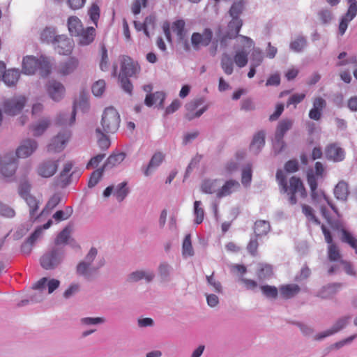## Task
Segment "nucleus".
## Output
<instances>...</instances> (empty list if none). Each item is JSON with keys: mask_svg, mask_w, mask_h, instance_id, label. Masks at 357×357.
Here are the masks:
<instances>
[{"mask_svg": "<svg viewBox=\"0 0 357 357\" xmlns=\"http://www.w3.org/2000/svg\"><path fill=\"white\" fill-rule=\"evenodd\" d=\"M38 148V142L33 139L23 140L16 150L18 158H25L30 156Z\"/></svg>", "mask_w": 357, "mask_h": 357, "instance_id": "obj_16", "label": "nucleus"}, {"mask_svg": "<svg viewBox=\"0 0 357 357\" xmlns=\"http://www.w3.org/2000/svg\"><path fill=\"white\" fill-rule=\"evenodd\" d=\"M88 15H89L91 20L96 26H97L98 21L100 17V8L96 3H93L91 5L88 10Z\"/></svg>", "mask_w": 357, "mask_h": 357, "instance_id": "obj_63", "label": "nucleus"}, {"mask_svg": "<svg viewBox=\"0 0 357 357\" xmlns=\"http://www.w3.org/2000/svg\"><path fill=\"white\" fill-rule=\"evenodd\" d=\"M17 160L13 153H6L3 158L0 157V172L5 178L14 176L17 167Z\"/></svg>", "mask_w": 357, "mask_h": 357, "instance_id": "obj_8", "label": "nucleus"}, {"mask_svg": "<svg viewBox=\"0 0 357 357\" xmlns=\"http://www.w3.org/2000/svg\"><path fill=\"white\" fill-rule=\"evenodd\" d=\"M307 45V38L302 36H298L294 40L289 44V48L294 52H302Z\"/></svg>", "mask_w": 357, "mask_h": 357, "instance_id": "obj_35", "label": "nucleus"}, {"mask_svg": "<svg viewBox=\"0 0 357 357\" xmlns=\"http://www.w3.org/2000/svg\"><path fill=\"white\" fill-rule=\"evenodd\" d=\"M213 31L209 28H205L202 33L195 32L191 36V43L195 50L199 49L200 45L208 46L213 38Z\"/></svg>", "mask_w": 357, "mask_h": 357, "instance_id": "obj_12", "label": "nucleus"}, {"mask_svg": "<svg viewBox=\"0 0 357 357\" xmlns=\"http://www.w3.org/2000/svg\"><path fill=\"white\" fill-rule=\"evenodd\" d=\"M271 229L270 222L266 220H257L254 225V232L256 237L266 236L271 231Z\"/></svg>", "mask_w": 357, "mask_h": 357, "instance_id": "obj_32", "label": "nucleus"}, {"mask_svg": "<svg viewBox=\"0 0 357 357\" xmlns=\"http://www.w3.org/2000/svg\"><path fill=\"white\" fill-rule=\"evenodd\" d=\"M95 36L96 29L91 26L83 29L75 37L78 38V43L84 46L91 44L94 40Z\"/></svg>", "mask_w": 357, "mask_h": 357, "instance_id": "obj_24", "label": "nucleus"}, {"mask_svg": "<svg viewBox=\"0 0 357 357\" xmlns=\"http://www.w3.org/2000/svg\"><path fill=\"white\" fill-rule=\"evenodd\" d=\"M294 125V120L291 119H284L280 121L277 125L275 136L281 139L284 138V136L289 131Z\"/></svg>", "mask_w": 357, "mask_h": 357, "instance_id": "obj_28", "label": "nucleus"}, {"mask_svg": "<svg viewBox=\"0 0 357 357\" xmlns=\"http://www.w3.org/2000/svg\"><path fill=\"white\" fill-rule=\"evenodd\" d=\"M306 95L305 93H294L288 99L287 102V107H289L293 105L294 107L296 108L297 105L301 103L305 98Z\"/></svg>", "mask_w": 357, "mask_h": 357, "instance_id": "obj_61", "label": "nucleus"}, {"mask_svg": "<svg viewBox=\"0 0 357 357\" xmlns=\"http://www.w3.org/2000/svg\"><path fill=\"white\" fill-rule=\"evenodd\" d=\"M155 274L153 270H137L130 273L128 276L130 282H137L144 280L146 283L151 282L155 278Z\"/></svg>", "mask_w": 357, "mask_h": 357, "instance_id": "obj_19", "label": "nucleus"}, {"mask_svg": "<svg viewBox=\"0 0 357 357\" xmlns=\"http://www.w3.org/2000/svg\"><path fill=\"white\" fill-rule=\"evenodd\" d=\"M61 202V197L59 195L54 194L47 202L45 208L41 211L40 215L47 213L49 211L54 208Z\"/></svg>", "mask_w": 357, "mask_h": 357, "instance_id": "obj_55", "label": "nucleus"}, {"mask_svg": "<svg viewBox=\"0 0 357 357\" xmlns=\"http://www.w3.org/2000/svg\"><path fill=\"white\" fill-rule=\"evenodd\" d=\"M326 158L335 162H340L344 158V151L343 149L332 144L326 149Z\"/></svg>", "mask_w": 357, "mask_h": 357, "instance_id": "obj_26", "label": "nucleus"}, {"mask_svg": "<svg viewBox=\"0 0 357 357\" xmlns=\"http://www.w3.org/2000/svg\"><path fill=\"white\" fill-rule=\"evenodd\" d=\"M241 188V185L238 181L229 179L222 185L220 186L217 193V198L221 199L227 196L231 195L232 193L238 191Z\"/></svg>", "mask_w": 357, "mask_h": 357, "instance_id": "obj_21", "label": "nucleus"}, {"mask_svg": "<svg viewBox=\"0 0 357 357\" xmlns=\"http://www.w3.org/2000/svg\"><path fill=\"white\" fill-rule=\"evenodd\" d=\"M234 59L227 53H224L221 58V67L225 74L230 75L234 70Z\"/></svg>", "mask_w": 357, "mask_h": 357, "instance_id": "obj_41", "label": "nucleus"}, {"mask_svg": "<svg viewBox=\"0 0 357 357\" xmlns=\"http://www.w3.org/2000/svg\"><path fill=\"white\" fill-rule=\"evenodd\" d=\"M59 160H47L42 162L38 167V174L43 178H50L56 172L59 166Z\"/></svg>", "mask_w": 357, "mask_h": 357, "instance_id": "obj_17", "label": "nucleus"}, {"mask_svg": "<svg viewBox=\"0 0 357 357\" xmlns=\"http://www.w3.org/2000/svg\"><path fill=\"white\" fill-rule=\"evenodd\" d=\"M341 232V241L343 243L349 244L353 249L355 250V252L357 254V239H356L350 232L344 229H342Z\"/></svg>", "mask_w": 357, "mask_h": 357, "instance_id": "obj_51", "label": "nucleus"}, {"mask_svg": "<svg viewBox=\"0 0 357 357\" xmlns=\"http://www.w3.org/2000/svg\"><path fill=\"white\" fill-rule=\"evenodd\" d=\"M50 125V121L47 119L40 120L37 123L31 126V129L35 137L42 135Z\"/></svg>", "mask_w": 357, "mask_h": 357, "instance_id": "obj_44", "label": "nucleus"}, {"mask_svg": "<svg viewBox=\"0 0 357 357\" xmlns=\"http://www.w3.org/2000/svg\"><path fill=\"white\" fill-rule=\"evenodd\" d=\"M252 47L250 54V65L253 67L259 66L264 60V52L259 47Z\"/></svg>", "mask_w": 357, "mask_h": 357, "instance_id": "obj_43", "label": "nucleus"}, {"mask_svg": "<svg viewBox=\"0 0 357 357\" xmlns=\"http://www.w3.org/2000/svg\"><path fill=\"white\" fill-rule=\"evenodd\" d=\"M349 7L347 13L341 18L339 24V33L344 34L349 23L357 15V1L356 0H347Z\"/></svg>", "mask_w": 357, "mask_h": 357, "instance_id": "obj_11", "label": "nucleus"}, {"mask_svg": "<svg viewBox=\"0 0 357 357\" xmlns=\"http://www.w3.org/2000/svg\"><path fill=\"white\" fill-rule=\"evenodd\" d=\"M98 250L95 248H91L85 256L84 260L79 261L76 266V273L77 275L83 277L86 280H91L98 270L102 268L105 261L104 258H100L95 265L93 262L96 258Z\"/></svg>", "mask_w": 357, "mask_h": 357, "instance_id": "obj_2", "label": "nucleus"}, {"mask_svg": "<svg viewBox=\"0 0 357 357\" xmlns=\"http://www.w3.org/2000/svg\"><path fill=\"white\" fill-rule=\"evenodd\" d=\"M79 60L73 56L70 57L67 61L60 62L56 66L57 73L66 76L73 73L78 67Z\"/></svg>", "mask_w": 357, "mask_h": 357, "instance_id": "obj_20", "label": "nucleus"}, {"mask_svg": "<svg viewBox=\"0 0 357 357\" xmlns=\"http://www.w3.org/2000/svg\"><path fill=\"white\" fill-rule=\"evenodd\" d=\"M57 36L55 27L47 26L40 33V40L43 43L53 45L57 40Z\"/></svg>", "mask_w": 357, "mask_h": 357, "instance_id": "obj_33", "label": "nucleus"}, {"mask_svg": "<svg viewBox=\"0 0 357 357\" xmlns=\"http://www.w3.org/2000/svg\"><path fill=\"white\" fill-rule=\"evenodd\" d=\"M22 71L26 75H33L38 71L41 77H45L50 73V65L43 56L37 59L33 56H26L23 59Z\"/></svg>", "mask_w": 357, "mask_h": 357, "instance_id": "obj_3", "label": "nucleus"}, {"mask_svg": "<svg viewBox=\"0 0 357 357\" xmlns=\"http://www.w3.org/2000/svg\"><path fill=\"white\" fill-rule=\"evenodd\" d=\"M256 273L260 280L269 279L273 275L272 266L267 264H259Z\"/></svg>", "mask_w": 357, "mask_h": 357, "instance_id": "obj_39", "label": "nucleus"}, {"mask_svg": "<svg viewBox=\"0 0 357 357\" xmlns=\"http://www.w3.org/2000/svg\"><path fill=\"white\" fill-rule=\"evenodd\" d=\"M121 73L119 75L132 77L139 69L138 65L128 56H123L121 60Z\"/></svg>", "mask_w": 357, "mask_h": 357, "instance_id": "obj_18", "label": "nucleus"}, {"mask_svg": "<svg viewBox=\"0 0 357 357\" xmlns=\"http://www.w3.org/2000/svg\"><path fill=\"white\" fill-rule=\"evenodd\" d=\"M302 211L309 220L314 222L317 225L320 224L319 220L314 215L313 209L311 206L306 204H303L302 206Z\"/></svg>", "mask_w": 357, "mask_h": 357, "instance_id": "obj_64", "label": "nucleus"}, {"mask_svg": "<svg viewBox=\"0 0 357 357\" xmlns=\"http://www.w3.org/2000/svg\"><path fill=\"white\" fill-rule=\"evenodd\" d=\"M252 181V167L250 165H247L242 171L241 182L243 185L247 186Z\"/></svg>", "mask_w": 357, "mask_h": 357, "instance_id": "obj_62", "label": "nucleus"}, {"mask_svg": "<svg viewBox=\"0 0 357 357\" xmlns=\"http://www.w3.org/2000/svg\"><path fill=\"white\" fill-rule=\"evenodd\" d=\"M71 137V131L70 130H63L54 137L47 146L49 153H60L66 146Z\"/></svg>", "mask_w": 357, "mask_h": 357, "instance_id": "obj_7", "label": "nucleus"}, {"mask_svg": "<svg viewBox=\"0 0 357 357\" xmlns=\"http://www.w3.org/2000/svg\"><path fill=\"white\" fill-rule=\"evenodd\" d=\"M265 145V132L264 130L257 132L252 138L250 145V151L255 155L260 153Z\"/></svg>", "mask_w": 357, "mask_h": 357, "instance_id": "obj_23", "label": "nucleus"}, {"mask_svg": "<svg viewBox=\"0 0 357 357\" xmlns=\"http://www.w3.org/2000/svg\"><path fill=\"white\" fill-rule=\"evenodd\" d=\"M172 31L176 35L178 40H185L186 31L185 29V22L183 20H178L172 24Z\"/></svg>", "mask_w": 357, "mask_h": 357, "instance_id": "obj_45", "label": "nucleus"}, {"mask_svg": "<svg viewBox=\"0 0 357 357\" xmlns=\"http://www.w3.org/2000/svg\"><path fill=\"white\" fill-rule=\"evenodd\" d=\"M106 321L104 317H82L79 320V323L82 326H96L104 324Z\"/></svg>", "mask_w": 357, "mask_h": 357, "instance_id": "obj_53", "label": "nucleus"}, {"mask_svg": "<svg viewBox=\"0 0 357 357\" xmlns=\"http://www.w3.org/2000/svg\"><path fill=\"white\" fill-rule=\"evenodd\" d=\"M165 154L161 151L155 152L151 158L146 166H142V170L145 176H149L164 162Z\"/></svg>", "mask_w": 357, "mask_h": 357, "instance_id": "obj_15", "label": "nucleus"}, {"mask_svg": "<svg viewBox=\"0 0 357 357\" xmlns=\"http://www.w3.org/2000/svg\"><path fill=\"white\" fill-rule=\"evenodd\" d=\"M20 75V74L18 70L8 69L3 74V81L7 86H14L17 82Z\"/></svg>", "mask_w": 357, "mask_h": 357, "instance_id": "obj_36", "label": "nucleus"}, {"mask_svg": "<svg viewBox=\"0 0 357 357\" xmlns=\"http://www.w3.org/2000/svg\"><path fill=\"white\" fill-rule=\"evenodd\" d=\"M128 183L126 181L119 183L114 188V195L116 197L118 202H122L129 194L130 190L127 187Z\"/></svg>", "mask_w": 357, "mask_h": 357, "instance_id": "obj_42", "label": "nucleus"}, {"mask_svg": "<svg viewBox=\"0 0 357 357\" xmlns=\"http://www.w3.org/2000/svg\"><path fill=\"white\" fill-rule=\"evenodd\" d=\"M68 29L71 36H76L82 31L83 25L81 20L76 16L68 19Z\"/></svg>", "mask_w": 357, "mask_h": 357, "instance_id": "obj_30", "label": "nucleus"}, {"mask_svg": "<svg viewBox=\"0 0 357 357\" xmlns=\"http://www.w3.org/2000/svg\"><path fill=\"white\" fill-rule=\"evenodd\" d=\"M55 50L61 55L70 54L73 49V41L65 35H58L57 40L53 44Z\"/></svg>", "mask_w": 357, "mask_h": 357, "instance_id": "obj_14", "label": "nucleus"}, {"mask_svg": "<svg viewBox=\"0 0 357 357\" xmlns=\"http://www.w3.org/2000/svg\"><path fill=\"white\" fill-rule=\"evenodd\" d=\"M64 259V251L57 247H52L40 257V263L45 270H52L58 267Z\"/></svg>", "mask_w": 357, "mask_h": 357, "instance_id": "obj_5", "label": "nucleus"}, {"mask_svg": "<svg viewBox=\"0 0 357 357\" xmlns=\"http://www.w3.org/2000/svg\"><path fill=\"white\" fill-rule=\"evenodd\" d=\"M26 99L24 96H17L6 99L3 104V112L9 116L18 114L24 108Z\"/></svg>", "mask_w": 357, "mask_h": 357, "instance_id": "obj_10", "label": "nucleus"}, {"mask_svg": "<svg viewBox=\"0 0 357 357\" xmlns=\"http://www.w3.org/2000/svg\"><path fill=\"white\" fill-rule=\"evenodd\" d=\"M205 101L204 97H197L188 102L185 105V118L188 121L199 118L209 108L208 104L204 105Z\"/></svg>", "mask_w": 357, "mask_h": 357, "instance_id": "obj_6", "label": "nucleus"}, {"mask_svg": "<svg viewBox=\"0 0 357 357\" xmlns=\"http://www.w3.org/2000/svg\"><path fill=\"white\" fill-rule=\"evenodd\" d=\"M126 155L123 152H118L110 155L105 161L102 168L104 169H112L121 163L126 158Z\"/></svg>", "mask_w": 357, "mask_h": 357, "instance_id": "obj_31", "label": "nucleus"}, {"mask_svg": "<svg viewBox=\"0 0 357 357\" xmlns=\"http://www.w3.org/2000/svg\"><path fill=\"white\" fill-rule=\"evenodd\" d=\"M45 87L48 96L54 101L59 102L64 97L66 89L62 83L51 79L47 82Z\"/></svg>", "mask_w": 357, "mask_h": 357, "instance_id": "obj_13", "label": "nucleus"}, {"mask_svg": "<svg viewBox=\"0 0 357 357\" xmlns=\"http://www.w3.org/2000/svg\"><path fill=\"white\" fill-rule=\"evenodd\" d=\"M103 172H104V169L102 167V168H99L96 170H94L91 173L89 183H88V186L89 188H93L95 185H97V183L99 182L100 179L102 176Z\"/></svg>", "mask_w": 357, "mask_h": 357, "instance_id": "obj_58", "label": "nucleus"}, {"mask_svg": "<svg viewBox=\"0 0 357 357\" xmlns=\"http://www.w3.org/2000/svg\"><path fill=\"white\" fill-rule=\"evenodd\" d=\"M158 275L162 282H169L173 271L172 266L167 262H161L158 268Z\"/></svg>", "mask_w": 357, "mask_h": 357, "instance_id": "obj_38", "label": "nucleus"}, {"mask_svg": "<svg viewBox=\"0 0 357 357\" xmlns=\"http://www.w3.org/2000/svg\"><path fill=\"white\" fill-rule=\"evenodd\" d=\"M350 319V316H344L338 319L331 328L333 333H337V332L344 328L348 324Z\"/></svg>", "mask_w": 357, "mask_h": 357, "instance_id": "obj_56", "label": "nucleus"}, {"mask_svg": "<svg viewBox=\"0 0 357 357\" xmlns=\"http://www.w3.org/2000/svg\"><path fill=\"white\" fill-rule=\"evenodd\" d=\"M261 289L263 294L269 298H275L278 294V290L275 286L271 285H262L261 286Z\"/></svg>", "mask_w": 357, "mask_h": 357, "instance_id": "obj_60", "label": "nucleus"}, {"mask_svg": "<svg viewBox=\"0 0 357 357\" xmlns=\"http://www.w3.org/2000/svg\"><path fill=\"white\" fill-rule=\"evenodd\" d=\"M121 119L117 110L113 107H106L101 119V130L105 133L116 132L120 126Z\"/></svg>", "mask_w": 357, "mask_h": 357, "instance_id": "obj_4", "label": "nucleus"}, {"mask_svg": "<svg viewBox=\"0 0 357 357\" xmlns=\"http://www.w3.org/2000/svg\"><path fill=\"white\" fill-rule=\"evenodd\" d=\"M195 254L191 242L190 234H187L182 243V255L184 258L192 257Z\"/></svg>", "mask_w": 357, "mask_h": 357, "instance_id": "obj_49", "label": "nucleus"}, {"mask_svg": "<svg viewBox=\"0 0 357 357\" xmlns=\"http://www.w3.org/2000/svg\"><path fill=\"white\" fill-rule=\"evenodd\" d=\"M245 1L239 0L234 1L229 10V15L231 18H240V15L245 9Z\"/></svg>", "mask_w": 357, "mask_h": 357, "instance_id": "obj_40", "label": "nucleus"}, {"mask_svg": "<svg viewBox=\"0 0 357 357\" xmlns=\"http://www.w3.org/2000/svg\"><path fill=\"white\" fill-rule=\"evenodd\" d=\"M300 289L299 286L296 284L282 285L280 287V294L284 298L294 297L300 291Z\"/></svg>", "mask_w": 357, "mask_h": 357, "instance_id": "obj_37", "label": "nucleus"}, {"mask_svg": "<svg viewBox=\"0 0 357 357\" xmlns=\"http://www.w3.org/2000/svg\"><path fill=\"white\" fill-rule=\"evenodd\" d=\"M220 185L221 180L220 179H207L203 181L201 190L206 194H213L215 192L217 194Z\"/></svg>", "mask_w": 357, "mask_h": 357, "instance_id": "obj_29", "label": "nucleus"}, {"mask_svg": "<svg viewBox=\"0 0 357 357\" xmlns=\"http://www.w3.org/2000/svg\"><path fill=\"white\" fill-rule=\"evenodd\" d=\"M276 179L281 188V192L289 196L288 199L290 204H296V193H299L301 197L307 196L305 188L299 178L292 176L289 179V185H288L284 173L281 169H278L276 172Z\"/></svg>", "mask_w": 357, "mask_h": 357, "instance_id": "obj_1", "label": "nucleus"}, {"mask_svg": "<svg viewBox=\"0 0 357 357\" xmlns=\"http://www.w3.org/2000/svg\"><path fill=\"white\" fill-rule=\"evenodd\" d=\"M75 108L73 109L70 116L69 112H61L57 116L56 123L59 126H71L75 121Z\"/></svg>", "mask_w": 357, "mask_h": 357, "instance_id": "obj_34", "label": "nucleus"}, {"mask_svg": "<svg viewBox=\"0 0 357 357\" xmlns=\"http://www.w3.org/2000/svg\"><path fill=\"white\" fill-rule=\"evenodd\" d=\"M311 197L313 202L319 203L321 202V199H324L326 201L328 206L331 208V209L335 213H337V209L334 206V204L329 200L327 196L322 191H318L317 188L314 191H311Z\"/></svg>", "mask_w": 357, "mask_h": 357, "instance_id": "obj_47", "label": "nucleus"}, {"mask_svg": "<svg viewBox=\"0 0 357 357\" xmlns=\"http://www.w3.org/2000/svg\"><path fill=\"white\" fill-rule=\"evenodd\" d=\"M202 203L201 201H195L194 202V209L193 214L195 216V224L199 225L201 224L204 218V210L202 207Z\"/></svg>", "mask_w": 357, "mask_h": 357, "instance_id": "obj_50", "label": "nucleus"}, {"mask_svg": "<svg viewBox=\"0 0 357 357\" xmlns=\"http://www.w3.org/2000/svg\"><path fill=\"white\" fill-rule=\"evenodd\" d=\"M234 61L238 67H245L248 61L247 52L244 50L236 52L234 56Z\"/></svg>", "mask_w": 357, "mask_h": 357, "instance_id": "obj_52", "label": "nucleus"}, {"mask_svg": "<svg viewBox=\"0 0 357 357\" xmlns=\"http://www.w3.org/2000/svg\"><path fill=\"white\" fill-rule=\"evenodd\" d=\"M73 166V164L71 162H67L65 164L62 171L60 173L61 180L65 185H68L71 181L70 177L73 175L74 172H73L69 176L68 175L71 171Z\"/></svg>", "mask_w": 357, "mask_h": 357, "instance_id": "obj_54", "label": "nucleus"}, {"mask_svg": "<svg viewBox=\"0 0 357 357\" xmlns=\"http://www.w3.org/2000/svg\"><path fill=\"white\" fill-rule=\"evenodd\" d=\"M333 193L337 199L347 201L350 193L348 183L343 180L339 181L334 188Z\"/></svg>", "mask_w": 357, "mask_h": 357, "instance_id": "obj_25", "label": "nucleus"}, {"mask_svg": "<svg viewBox=\"0 0 357 357\" xmlns=\"http://www.w3.org/2000/svg\"><path fill=\"white\" fill-rule=\"evenodd\" d=\"M326 106V101L321 97L314 99L312 108L309 112V118L314 121H319L322 114L323 109Z\"/></svg>", "mask_w": 357, "mask_h": 357, "instance_id": "obj_22", "label": "nucleus"}, {"mask_svg": "<svg viewBox=\"0 0 357 357\" xmlns=\"http://www.w3.org/2000/svg\"><path fill=\"white\" fill-rule=\"evenodd\" d=\"M243 26V21L241 18H231V20L227 24V30L229 37H239L247 45L248 48H251L254 45V41L250 38L239 35V32Z\"/></svg>", "mask_w": 357, "mask_h": 357, "instance_id": "obj_9", "label": "nucleus"}, {"mask_svg": "<svg viewBox=\"0 0 357 357\" xmlns=\"http://www.w3.org/2000/svg\"><path fill=\"white\" fill-rule=\"evenodd\" d=\"M29 207L30 216L32 218H36L40 216L36 212L38 209L39 202L31 195L23 198Z\"/></svg>", "mask_w": 357, "mask_h": 357, "instance_id": "obj_48", "label": "nucleus"}, {"mask_svg": "<svg viewBox=\"0 0 357 357\" xmlns=\"http://www.w3.org/2000/svg\"><path fill=\"white\" fill-rule=\"evenodd\" d=\"M341 287L340 283L328 284L319 291L317 296L324 299L330 298L337 294Z\"/></svg>", "mask_w": 357, "mask_h": 357, "instance_id": "obj_27", "label": "nucleus"}, {"mask_svg": "<svg viewBox=\"0 0 357 357\" xmlns=\"http://www.w3.org/2000/svg\"><path fill=\"white\" fill-rule=\"evenodd\" d=\"M96 133L98 139V144L99 147L102 150L107 149L110 146V140L107 133H105L100 128L96 129Z\"/></svg>", "mask_w": 357, "mask_h": 357, "instance_id": "obj_46", "label": "nucleus"}, {"mask_svg": "<svg viewBox=\"0 0 357 357\" xmlns=\"http://www.w3.org/2000/svg\"><path fill=\"white\" fill-rule=\"evenodd\" d=\"M357 337V335L356 334H354V335H352L344 340H342L339 342H337L333 344H331L329 347H328L326 349H327V353L330 352L331 350L333 349H339L342 347H343L344 346L347 345V344H349L350 343L352 342V341L356 338Z\"/></svg>", "mask_w": 357, "mask_h": 357, "instance_id": "obj_57", "label": "nucleus"}, {"mask_svg": "<svg viewBox=\"0 0 357 357\" xmlns=\"http://www.w3.org/2000/svg\"><path fill=\"white\" fill-rule=\"evenodd\" d=\"M328 258L330 261H341V255L335 244L329 245L328 247Z\"/></svg>", "mask_w": 357, "mask_h": 357, "instance_id": "obj_59", "label": "nucleus"}]
</instances>
